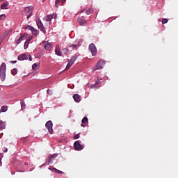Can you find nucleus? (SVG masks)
I'll use <instances>...</instances> for the list:
<instances>
[{
    "mask_svg": "<svg viewBox=\"0 0 178 178\" xmlns=\"http://www.w3.org/2000/svg\"><path fill=\"white\" fill-rule=\"evenodd\" d=\"M20 104L22 109H26V103L24 102V100H21Z\"/></svg>",
    "mask_w": 178,
    "mask_h": 178,
    "instance_id": "obj_22",
    "label": "nucleus"
},
{
    "mask_svg": "<svg viewBox=\"0 0 178 178\" xmlns=\"http://www.w3.org/2000/svg\"><path fill=\"white\" fill-rule=\"evenodd\" d=\"M43 47L46 51L49 52L51 51V49L52 48V44L49 43L48 41L43 42Z\"/></svg>",
    "mask_w": 178,
    "mask_h": 178,
    "instance_id": "obj_7",
    "label": "nucleus"
},
{
    "mask_svg": "<svg viewBox=\"0 0 178 178\" xmlns=\"http://www.w3.org/2000/svg\"><path fill=\"white\" fill-rule=\"evenodd\" d=\"M31 40H32V38H28V39L26 40V42L30 43V41H31Z\"/></svg>",
    "mask_w": 178,
    "mask_h": 178,
    "instance_id": "obj_37",
    "label": "nucleus"
},
{
    "mask_svg": "<svg viewBox=\"0 0 178 178\" xmlns=\"http://www.w3.org/2000/svg\"><path fill=\"white\" fill-rule=\"evenodd\" d=\"M52 161H54L52 159H51V157L49 159V161H48V164L51 165V163H52Z\"/></svg>",
    "mask_w": 178,
    "mask_h": 178,
    "instance_id": "obj_35",
    "label": "nucleus"
},
{
    "mask_svg": "<svg viewBox=\"0 0 178 178\" xmlns=\"http://www.w3.org/2000/svg\"><path fill=\"white\" fill-rule=\"evenodd\" d=\"M70 47V48H72V49H77V45L76 44H72Z\"/></svg>",
    "mask_w": 178,
    "mask_h": 178,
    "instance_id": "obj_31",
    "label": "nucleus"
},
{
    "mask_svg": "<svg viewBox=\"0 0 178 178\" xmlns=\"http://www.w3.org/2000/svg\"><path fill=\"white\" fill-rule=\"evenodd\" d=\"M1 112H6L8 111V107L3 106H1Z\"/></svg>",
    "mask_w": 178,
    "mask_h": 178,
    "instance_id": "obj_26",
    "label": "nucleus"
},
{
    "mask_svg": "<svg viewBox=\"0 0 178 178\" xmlns=\"http://www.w3.org/2000/svg\"><path fill=\"white\" fill-rule=\"evenodd\" d=\"M26 29H29L33 35H38V31L37 29H35L34 27L31 26H28Z\"/></svg>",
    "mask_w": 178,
    "mask_h": 178,
    "instance_id": "obj_11",
    "label": "nucleus"
},
{
    "mask_svg": "<svg viewBox=\"0 0 178 178\" xmlns=\"http://www.w3.org/2000/svg\"><path fill=\"white\" fill-rule=\"evenodd\" d=\"M44 1H45V0H43V2H44Z\"/></svg>",
    "mask_w": 178,
    "mask_h": 178,
    "instance_id": "obj_41",
    "label": "nucleus"
},
{
    "mask_svg": "<svg viewBox=\"0 0 178 178\" xmlns=\"http://www.w3.org/2000/svg\"><path fill=\"white\" fill-rule=\"evenodd\" d=\"M6 17V15H5V14L1 15H0V22L1 20H3V19H5Z\"/></svg>",
    "mask_w": 178,
    "mask_h": 178,
    "instance_id": "obj_29",
    "label": "nucleus"
},
{
    "mask_svg": "<svg viewBox=\"0 0 178 178\" xmlns=\"http://www.w3.org/2000/svg\"><path fill=\"white\" fill-rule=\"evenodd\" d=\"M37 25L38 29H40V31H43V33H45V28H44V24L41 21H38L37 22Z\"/></svg>",
    "mask_w": 178,
    "mask_h": 178,
    "instance_id": "obj_13",
    "label": "nucleus"
},
{
    "mask_svg": "<svg viewBox=\"0 0 178 178\" xmlns=\"http://www.w3.org/2000/svg\"><path fill=\"white\" fill-rule=\"evenodd\" d=\"M26 33H23L21 35V36L18 39H15L16 44H20V42H22V41H24L26 38Z\"/></svg>",
    "mask_w": 178,
    "mask_h": 178,
    "instance_id": "obj_9",
    "label": "nucleus"
},
{
    "mask_svg": "<svg viewBox=\"0 0 178 178\" xmlns=\"http://www.w3.org/2000/svg\"><path fill=\"white\" fill-rule=\"evenodd\" d=\"M3 152H8V148L6 147L3 150Z\"/></svg>",
    "mask_w": 178,
    "mask_h": 178,
    "instance_id": "obj_39",
    "label": "nucleus"
},
{
    "mask_svg": "<svg viewBox=\"0 0 178 178\" xmlns=\"http://www.w3.org/2000/svg\"><path fill=\"white\" fill-rule=\"evenodd\" d=\"M80 136L79 134H76L74 136V140H77V138H79Z\"/></svg>",
    "mask_w": 178,
    "mask_h": 178,
    "instance_id": "obj_36",
    "label": "nucleus"
},
{
    "mask_svg": "<svg viewBox=\"0 0 178 178\" xmlns=\"http://www.w3.org/2000/svg\"><path fill=\"white\" fill-rule=\"evenodd\" d=\"M8 5H9L8 3H3L1 6V9H8Z\"/></svg>",
    "mask_w": 178,
    "mask_h": 178,
    "instance_id": "obj_24",
    "label": "nucleus"
},
{
    "mask_svg": "<svg viewBox=\"0 0 178 178\" xmlns=\"http://www.w3.org/2000/svg\"><path fill=\"white\" fill-rule=\"evenodd\" d=\"M52 126H54V124L51 120L47 121L45 124V127L47 129L49 134H52V133H54V129H52Z\"/></svg>",
    "mask_w": 178,
    "mask_h": 178,
    "instance_id": "obj_4",
    "label": "nucleus"
},
{
    "mask_svg": "<svg viewBox=\"0 0 178 178\" xmlns=\"http://www.w3.org/2000/svg\"><path fill=\"white\" fill-rule=\"evenodd\" d=\"M6 78V64L5 63H2L0 66V79L1 81H5Z\"/></svg>",
    "mask_w": 178,
    "mask_h": 178,
    "instance_id": "obj_1",
    "label": "nucleus"
},
{
    "mask_svg": "<svg viewBox=\"0 0 178 178\" xmlns=\"http://www.w3.org/2000/svg\"><path fill=\"white\" fill-rule=\"evenodd\" d=\"M54 17H55V15L51 14V15H48L46 17H44L43 19L45 20V22H51Z\"/></svg>",
    "mask_w": 178,
    "mask_h": 178,
    "instance_id": "obj_12",
    "label": "nucleus"
},
{
    "mask_svg": "<svg viewBox=\"0 0 178 178\" xmlns=\"http://www.w3.org/2000/svg\"><path fill=\"white\" fill-rule=\"evenodd\" d=\"M11 62V63H13V65H15V63H17V60H11L10 61Z\"/></svg>",
    "mask_w": 178,
    "mask_h": 178,
    "instance_id": "obj_38",
    "label": "nucleus"
},
{
    "mask_svg": "<svg viewBox=\"0 0 178 178\" xmlns=\"http://www.w3.org/2000/svg\"><path fill=\"white\" fill-rule=\"evenodd\" d=\"M104 65H105V61L100 60L97 63L95 68L93 70H99V69H102L104 67Z\"/></svg>",
    "mask_w": 178,
    "mask_h": 178,
    "instance_id": "obj_6",
    "label": "nucleus"
},
{
    "mask_svg": "<svg viewBox=\"0 0 178 178\" xmlns=\"http://www.w3.org/2000/svg\"><path fill=\"white\" fill-rule=\"evenodd\" d=\"M18 60H28V59H29V60L31 62V60H33V58L31 57V55H28L26 54H20L18 57H17Z\"/></svg>",
    "mask_w": 178,
    "mask_h": 178,
    "instance_id": "obj_3",
    "label": "nucleus"
},
{
    "mask_svg": "<svg viewBox=\"0 0 178 178\" xmlns=\"http://www.w3.org/2000/svg\"><path fill=\"white\" fill-rule=\"evenodd\" d=\"M56 156H58V154H54L50 156V159L54 160L55 158H56Z\"/></svg>",
    "mask_w": 178,
    "mask_h": 178,
    "instance_id": "obj_32",
    "label": "nucleus"
},
{
    "mask_svg": "<svg viewBox=\"0 0 178 178\" xmlns=\"http://www.w3.org/2000/svg\"><path fill=\"white\" fill-rule=\"evenodd\" d=\"M74 64V63H72V61H70L66 66V70L70 69V67H72V65Z\"/></svg>",
    "mask_w": 178,
    "mask_h": 178,
    "instance_id": "obj_23",
    "label": "nucleus"
},
{
    "mask_svg": "<svg viewBox=\"0 0 178 178\" xmlns=\"http://www.w3.org/2000/svg\"><path fill=\"white\" fill-rule=\"evenodd\" d=\"M30 43H29V42H25L24 44V49H27L29 48V44Z\"/></svg>",
    "mask_w": 178,
    "mask_h": 178,
    "instance_id": "obj_27",
    "label": "nucleus"
},
{
    "mask_svg": "<svg viewBox=\"0 0 178 178\" xmlns=\"http://www.w3.org/2000/svg\"><path fill=\"white\" fill-rule=\"evenodd\" d=\"M161 22H162L163 24H166V23H168V19L164 18V19H162Z\"/></svg>",
    "mask_w": 178,
    "mask_h": 178,
    "instance_id": "obj_30",
    "label": "nucleus"
},
{
    "mask_svg": "<svg viewBox=\"0 0 178 178\" xmlns=\"http://www.w3.org/2000/svg\"><path fill=\"white\" fill-rule=\"evenodd\" d=\"M84 12L86 13V15H91V13H92V12H94V9L92 8H89L88 10H81L80 11V13H84Z\"/></svg>",
    "mask_w": 178,
    "mask_h": 178,
    "instance_id": "obj_15",
    "label": "nucleus"
},
{
    "mask_svg": "<svg viewBox=\"0 0 178 178\" xmlns=\"http://www.w3.org/2000/svg\"><path fill=\"white\" fill-rule=\"evenodd\" d=\"M33 10H34L33 6H28L24 8V13L27 19H30L33 16Z\"/></svg>",
    "mask_w": 178,
    "mask_h": 178,
    "instance_id": "obj_2",
    "label": "nucleus"
},
{
    "mask_svg": "<svg viewBox=\"0 0 178 178\" xmlns=\"http://www.w3.org/2000/svg\"><path fill=\"white\" fill-rule=\"evenodd\" d=\"M89 49L92 54V56H95L97 55V47L94 43H91L89 45Z\"/></svg>",
    "mask_w": 178,
    "mask_h": 178,
    "instance_id": "obj_5",
    "label": "nucleus"
},
{
    "mask_svg": "<svg viewBox=\"0 0 178 178\" xmlns=\"http://www.w3.org/2000/svg\"><path fill=\"white\" fill-rule=\"evenodd\" d=\"M78 58H79V56L77 54H74V56H72V58L70 59V61L72 63H74V62L77 60Z\"/></svg>",
    "mask_w": 178,
    "mask_h": 178,
    "instance_id": "obj_17",
    "label": "nucleus"
},
{
    "mask_svg": "<svg viewBox=\"0 0 178 178\" xmlns=\"http://www.w3.org/2000/svg\"><path fill=\"white\" fill-rule=\"evenodd\" d=\"M55 54L56 55H58V56H62V53H60V47H59V44L56 46Z\"/></svg>",
    "mask_w": 178,
    "mask_h": 178,
    "instance_id": "obj_14",
    "label": "nucleus"
},
{
    "mask_svg": "<svg viewBox=\"0 0 178 178\" xmlns=\"http://www.w3.org/2000/svg\"><path fill=\"white\" fill-rule=\"evenodd\" d=\"M73 99L75 101V102H80V101H81V97L79 94H74L73 95Z\"/></svg>",
    "mask_w": 178,
    "mask_h": 178,
    "instance_id": "obj_16",
    "label": "nucleus"
},
{
    "mask_svg": "<svg viewBox=\"0 0 178 178\" xmlns=\"http://www.w3.org/2000/svg\"><path fill=\"white\" fill-rule=\"evenodd\" d=\"M59 2H60V0H56V7L59 8ZM62 5L66 2V0H61Z\"/></svg>",
    "mask_w": 178,
    "mask_h": 178,
    "instance_id": "obj_21",
    "label": "nucleus"
},
{
    "mask_svg": "<svg viewBox=\"0 0 178 178\" xmlns=\"http://www.w3.org/2000/svg\"><path fill=\"white\" fill-rule=\"evenodd\" d=\"M56 173H58L59 175H62V173H63V172L56 169Z\"/></svg>",
    "mask_w": 178,
    "mask_h": 178,
    "instance_id": "obj_33",
    "label": "nucleus"
},
{
    "mask_svg": "<svg viewBox=\"0 0 178 178\" xmlns=\"http://www.w3.org/2000/svg\"><path fill=\"white\" fill-rule=\"evenodd\" d=\"M49 89H48L47 90V94H49Z\"/></svg>",
    "mask_w": 178,
    "mask_h": 178,
    "instance_id": "obj_40",
    "label": "nucleus"
},
{
    "mask_svg": "<svg viewBox=\"0 0 178 178\" xmlns=\"http://www.w3.org/2000/svg\"><path fill=\"white\" fill-rule=\"evenodd\" d=\"M11 74H13V76H16V74H17V69L14 68L11 70Z\"/></svg>",
    "mask_w": 178,
    "mask_h": 178,
    "instance_id": "obj_25",
    "label": "nucleus"
},
{
    "mask_svg": "<svg viewBox=\"0 0 178 178\" xmlns=\"http://www.w3.org/2000/svg\"><path fill=\"white\" fill-rule=\"evenodd\" d=\"M78 23L80 24V26H86V24H87V21H86L84 17H80L78 18Z\"/></svg>",
    "mask_w": 178,
    "mask_h": 178,
    "instance_id": "obj_10",
    "label": "nucleus"
},
{
    "mask_svg": "<svg viewBox=\"0 0 178 178\" xmlns=\"http://www.w3.org/2000/svg\"><path fill=\"white\" fill-rule=\"evenodd\" d=\"M74 148L75 151H81V149H83L84 147H83V145H81L79 141H76L74 143Z\"/></svg>",
    "mask_w": 178,
    "mask_h": 178,
    "instance_id": "obj_8",
    "label": "nucleus"
},
{
    "mask_svg": "<svg viewBox=\"0 0 178 178\" xmlns=\"http://www.w3.org/2000/svg\"><path fill=\"white\" fill-rule=\"evenodd\" d=\"M81 122H82V124H81L82 127H86V125H84V124L83 123H87L88 122V118L87 117H84L82 119Z\"/></svg>",
    "mask_w": 178,
    "mask_h": 178,
    "instance_id": "obj_19",
    "label": "nucleus"
},
{
    "mask_svg": "<svg viewBox=\"0 0 178 178\" xmlns=\"http://www.w3.org/2000/svg\"><path fill=\"white\" fill-rule=\"evenodd\" d=\"M6 124L4 122L0 121V130H3V129H6Z\"/></svg>",
    "mask_w": 178,
    "mask_h": 178,
    "instance_id": "obj_20",
    "label": "nucleus"
},
{
    "mask_svg": "<svg viewBox=\"0 0 178 178\" xmlns=\"http://www.w3.org/2000/svg\"><path fill=\"white\" fill-rule=\"evenodd\" d=\"M8 34H9V31H6V32L4 33V35H3V38H0V45H1V44H2V42H3V40H5V38H6V35H7Z\"/></svg>",
    "mask_w": 178,
    "mask_h": 178,
    "instance_id": "obj_18",
    "label": "nucleus"
},
{
    "mask_svg": "<svg viewBox=\"0 0 178 178\" xmlns=\"http://www.w3.org/2000/svg\"><path fill=\"white\" fill-rule=\"evenodd\" d=\"M37 66H38L37 63L33 64V65H32V69H33V70H37Z\"/></svg>",
    "mask_w": 178,
    "mask_h": 178,
    "instance_id": "obj_28",
    "label": "nucleus"
},
{
    "mask_svg": "<svg viewBox=\"0 0 178 178\" xmlns=\"http://www.w3.org/2000/svg\"><path fill=\"white\" fill-rule=\"evenodd\" d=\"M63 51L64 52V54H67V52H69V49H63Z\"/></svg>",
    "mask_w": 178,
    "mask_h": 178,
    "instance_id": "obj_34",
    "label": "nucleus"
}]
</instances>
